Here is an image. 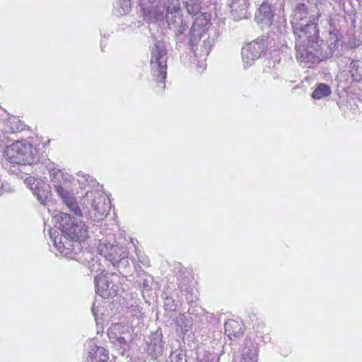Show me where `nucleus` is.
Returning a JSON list of instances; mask_svg holds the SVG:
<instances>
[{"label":"nucleus","mask_w":362,"mask_h":362,"mask_svg":"<svg viewBox=\"0 0 362 362\" xmlns=\"http://www.w3.org/2000/svg\"><path fill=\"white\" fill-rule=\"evenodd\" d=\"M55 226L62 235L74 240H86L88 237L85 224L81 221L72 220L70 215L60 212L54 216Z\"/></svg>","instance_id":"20e7f679"},{"label":"nucleus","mask_w":362,"mask_h":362,"mask_svg":"<svg viewBox=\"0 0 362 362\" xmlns=\"http://www.w3.org/2000/svg\"><path fill=\"white\" fill-rule=\"evenodd\" d=\"M108 358V353L104 347L97 346L93 342L89 344L88 360L90 359L92 362H105Z\"/></svg>","instance_id":"dca6fc26"},{"label":"nucleus","mask_w":362,"mask_h":362,"mask_svg":"<svg viewBox=\"0 0 362 362\" xmlns=\"http://www.w3.org/2000/svg\"><path fill=\"white\" fill-rule=\"evenodd\" d=\"M305 36L308 39V47L305 49L299 56L300 62L305 64H311L308 68H314L317 61V50L315 45L317 43V24L315 23L305 24L301 29ZM300 52H298V57Z\"/></svg>","instance_id":"423d86ee"},{"label":"nucleus","mask_w":362,"mask_h":362,"mask_svg":"<svg viewBox=\"0 0 362 362\" xmlns=\"http://www.w3.org/2000/svg\"><path fill=\"white\" fill-rule=\"evenodd\" d=\"M84 240H74L61 235L55 237L53 243L57 250L65 257L74 259L78 251L81 250L80 242Z\"/></svg>","instance_id":"9b49d317"},{"label":"nucleus","mask_w":362,"mask_h":362,"mask_svg":"<svg viewBox=\"0 0 362 362\" xmlns=\"http://www.w3.org/2000/svg\"><path fill=\"white\" fill-rule=\"evenodd\" d=\"M1 194V189H0V195Z\"/></svg>","instance_id":"58836bf2"},{"label":"nucleus","mask_w":362,"mask_h":362,"mask_svg":"<svg viewBox=\"0 0 362 362\" xmlns=\"http://www.w3.org/2000/svg\"><path fill=\"white\" fill-rule=\"evenodd\" d=\"M152 349L156 354H160L163 352V345L160 334H156L155 337L151 339L148 344V349Z\"/></svg>","instance_id":"393cba45"},{"label":"nucleus","mask_w":362,"mask_h":362,"mask_svg":"<svg viewBox=\"0 0 362 362\" xmlns=\"http://www.w3.org/2000/svg\"><path fill=\"white\" fill-rule=\"evenodd\" d=\"M141 287L144 289V290H146V291H149L150 288H151V286H150V281L147 279H144L141 284Z\"/></svg>","instance_id":"f704fd0d"},{"label":"nucleus","mask_w":362,"mask_h":362,"mask_svg":"<svg viewBox=\"0 0 362 362\" xmlns=\"http://www.w3.org/2000/svg\"><path fill=\"white\" fill-rule=\"evenodd\" d=\"M168 59L166 45L164 42L157 40L151 49V69L153 79L165 88L167 74V60Z\"/></svg>","instance_id":"7ed1b4c3"},{"label":"nucleus","mask_w":362,"mask_h":362,"mask_svg":"<svg viewBox=\"0 0 362 362\" xmlns=\"http://www.w3.org/2000/svg\"><path fill=\"white\" fill-rule=\"evenodd\" d=\"M81 205L85 207L86 202L89 203L94 212V216L97 218H100L110 209V202L100 192H88L81 199ZM86 207H88L87 206Z\"/></svg>","instance_id":"9d476101"},{"label":"nucleus","mask_w":362,"mask_h":362,"mask_svg":"<svg viewBox=\"0 0 362 362\" xmlns=\"http://www.w3.org/2000/svg\"><path fill=\"white\" fill-rule=\"evenodd\" d=\"M96 293L103 298H109L115 296L119 288V276L112 273L103 274V271L94 279Z\"/></svg>","instance_id":"0eeeda50"},{"label":"nucleus","mask_w":362,"mask_h":362,"mask_svg":"<svg viewBox=\"0 0 362 362\" xmlns=\"http://www.w3.org/2000/svg\"><path fill=\"white\" fill-rule=\"evenodd\" d=\"M98 252L105 259L110 262L115 267H118L121 261L126 257L124 248L118 245L100 243L98 246Z\"/></svg>","instance_id":"f8f14e48"},{"label":"nucleus","mask_w":362,"mask_h":362,"mask_svg":"<svg viewBox=\"0 0 362 362\" xmlns=\"http://www.w3.org/2000/svg\"><path fill=\"white\" fill-rule=\"evenodd\" d=\"M114 344L116 349L122 356L127 354L129 351V344L124 336L116 337L115 339H110Z\"/></svg>","instance_id":"4be33fe9"},{"label":"nucleus","mask_w":362,"mask_h":362,"mask_svg":"<svg viewBox=\"0 0 362 362\" xmlns=\"http://www.w3.org/2000/svg\"><path fill=\"white\" fill-rule=\"evenodd\" d=\"M4 158L8 165L25 163H35L38 160L36 148L26 141H16L6 146Z\"/></svg>","instance_id":"f03ea898"},{"label":"nucleus","mask_w":362,"mask_h":362,"mask_svg":"<svg viewBox=\"0 0 362 362\" xmlns=\"http://www.w3.org/2000/svg\"><path fill=\"white\" fill-rule=\"evenodd\" d=\"M332 93L330 87L325 83H318V98L329 96Z\"/></svg>","instance_id":"c85d7f7f"},{"label":"nucleus","mask_w":362,"mask_h":362,"mask_svg":"<svg viewBox=\"0 0 362 362\" xmlns=\"http://www.w3.org/2000/svg\"><path fill=\"white\" fill-rule=\"evenodd\" d=\"M123 4L126 6V8H123L124 13H127L129 11V0H122Z\"/></svg>","instance_id":"c9c22d12"},{"label":"nucleus","mask_w":362,"mask_h":362,"mask_svg":"<svg viewBox=\"0 0 362 362\" xmlns=\"http://www.w3.org/2000/svg\"><path fill=\"white\" fill-rule=\"evenodd\" d=\"M257 350L255 346L243 349L242 352V362H257Z\"/></svg>","instance_id":"5701e85b"},{"label":"nucleus","mask_w":362,"mask_h":362,"mask_svg":"<svg viewBox=\"0 0 362 362\" xmlns=\"http://www.w3.org/2000/svg\"><path fill=\"white\" fill-rule=\"evenodd\" d=\"M49 178L53 188L71 180L69 175L64 174L61 170L57 168L49 170Z\"/></svg>","instance_id":"6ab92c4d"},{"label":"nucleus","mask_w":362,"mask_h":362,"mask_svg":"<svg viewBox=\"0 0 362 362\" xmlns=\"http://www.w3.org/2000/svg\"><path fill=\"white\" fill-rule=\"evenodd\" d=\"M199 362H218V359L214 354L209 351H204L203 354L199 358Z\"/></svg>","instance_id":"cd10ccee"},{"label":"nucleus","mask_w":362,"mask_h":362,"mask_svg":"<svg viewBox=\"0 0 362 362\" xmlns=\"http://www.w3.org/2000/svg\"><path fill=\"white\" fill-rule=\"evenodd\" d=\"M54 189L70 211L74 212V214L78 216H86L87 217L90 216L92 218V212L89 208L83 207L82 209H81L76 203L75 198L71 194V180L65 182L64 184L57 186Z\"/></svg>","instance_id":"6e6552de"},{"label":"nucleus","mask_w":362,"mask_h":362,"mask_svg":"<svg viewBox=\"0 0 362 362\" xmlns=\"http://www.w3.org/2000/svg\"><path fill=\"white\" fill-rule=\"evenodd\" d=\"M202 0H187L185 2L187 13L192 16H196L195 19L204 13H207L202 11Z\"/></svg>","instance_id":"aec40b11"},{"label":"nucleus","mask_w":362,"mask_h":362,"mask_svg":"<svg viewBox=\"0 0 362 362\" xmlns=\"http://www.w3.org/2000/svg\"><path fill=\"white\" fill-rule=\"evenodd\" d=\"M249 0H231L230 4V15L235 21L248 18L251 14L249 12Z\"/></svg>","instance_id":"4468645a"},{"label":"nucleus","mask_w":362,"mask_h":362,"mask_svg":"<svg viewBox=\"0 0 362 362\" xmlns=\"http://www.w3.org/2000/svg\"><path fill=\"white\" fill-rule=\"evenodd\" d=\"M350 67V72L354 79L356 81L362 80V61H353Z\"/></svg>","instance_id":"b1692460"},{"label":"nucleus","mask_w":362,"mask_h":362,"mask_svg":"<svg viewBox=\"0 0 362 362\" xmlns=\"http://www.w3.org/2000/svg\"><path fill=\"white\" fill-rule=\"evenodd\" d=\"M100 267V264H97L96 262L95 263H92V265L90 266V268L91 269L92 267Z\"/></svg>","instance_id":"4c0bfd02"},{"label":"nucleus","mask_w":362,"mask_h":362,"mask_svg":"<svg viewBox=\"0 0 362 362\" xmlns=\"http://www.w3.org/2000/svg\"><path fill=\"white\" fill-rule=\"evenodd\" d=\"M127 333H129V327L122 323H115L107 330V335L110 339H115L116 337L123 336Z\"/></svg>","instance_id":"412c9836"},{"label":"nucleus","mask_w":362,"mask_h":362,"mask_svg":"<svg viewBox=\"0 0 362 362\" xmlns=\"http://www.w3.org/2000/svg\"><path fill=\"white\" fill-rule=\"evenodd\" d=\"M34 196L43 205H47L52 202L51 186L42 180H39L31 187Z\"/></svg>","instance_id":"2eb2a0df"},{"label":"nucleus","mask_w":362,"mask_h":362,"mask_svg":"<svg viewBox=\"0 0 362 362\" xmlns=\"http://www.w3.org/2000/svg\"><path fill=\"white\" fill-rule=\"evenodd\" d=\"M165 19L170 29L175 30L177 43L184 42V33L187 25L182 19L179 0H168L165 8Z\"/></svg>","instance_id":"39448f33"},{"label":"nucleus","mask_w":362,"mask_h":362,"mask_svg":"<svg viewBox=\"0 0 362 362\" xmlns=\"http://www.w3.org/2000/svg\"><path fill=\"white\" fill-rule=\"evenodd\" d=\"M6 141L8 142L9 139L8 136L6 135V134L4 132L0 133V145L3 146H8Z\"/></svg>","instance_id":"2f4dec72"},{"label":"nucleus","mask_w":362,"mask_h":362,"mask_svg":"<svg viewBox=\"0 0 362 362\" xmlns=\"http://www.w3.org/2000/svg\"><path fill=\"white\" fill-rule=\"evenodd\" d=\"M311 97L313 98V99H316L317 98V87L315 88V89L313 91L312 94H311Z\"/></svg>","instance_id":"e433bc0d"},{"label":"nucleus","mask_w":362,"mask_h":362,"mask_svg":"<svg viewBox=\"0 0 362 362\" xmlns=\"http://www.w3.org/2000/svg\"><path fill=\"white\" fill-rule=\"evenodd\" d=\"M33 163H22V164H13L8 165V164H5L6 168H7L8 171L11 174L16 175L23 179L24 175H30L33 172L32 165Z\"/></svg>","instance_id":"a211bd4d"},{"label":"nucleus","mask_w":362,"mask_h":362,"mask_svg":"<svg viewBox=\"0 0 362 362\" xmlns=\"http://www.w3.org/2000/svg\"><path fill=\"white\" fill-rule=\"evenodd\" d=\"M310 81H313V82H314V81H315V77H313V76H305V77L304 78V79L303 80V81H302L303 86V87H306V86H307V85H309V82H310Z\"/></svg>","instance_id":"72a5a7b5"},{"label":"nucleus","mask_w":362,"mask_h":362,"mask_svg":"<svg viewBox=\"0 0 362 362\" xmlns=\"http://www.w3.org/2000/svg\"><path fill=\"white\" fill-rule=\"evenodd\" d=\"M268 46V38L258 37L255 40L247 43L242 48V59L246 66H250L260 57Z\"/></svg>","instance_id":"1a4fd4ad"},{"label":"nucleus","mask_w":362,"mask_h":362,"mask_svg":"<svg viewBox=\"0 0 362 362\" xmlns=\"http://www.w3.org/2000/svg\"><path fill=\"white\" fill-rule=\"evenodd\" d=\"M37 181L38 180H35L33 177H29L25 179L26 184L30 187V189L32 186H35V184H36Z\"/></svg>","instance_id":"473e14b6"},{"label":"nucleus","mask_w":362,"mask_h":362,"mask_svg":"<svg viewBox=\"0 0 362 362\" xmlns=\"http://www.w3.org/2000/svg\"><path fill=\"white\" fill-rule=\"evenodd\" d=\"M360 45V43L354 38L349 39L347 47L350 49H355Z\"/></svg>","instance_id":"7c9ffc66"},{"label":"nucleus","mask_w":362,"mask_h":362,"mask_svg":"<svg viewBox=\"0 0 362 362\" xmlns=\"http://www.w3.org/2000/svg\"><path fill=\"white\" fill-rule=\"evenodd\" d=\"M210 15L204 13L194 19L187 37V45L189 49L198 57H206L209 55L214 40L209 37L203 40L201 45H198L203 35L209 29Z\"/></svg>","instance_id":"f257e3e1"},{"label":"nucleus","mask_w":362,"mask_h":362,"mask_svg":"<svg viewBox=\"0 0 362 362\" xmlns=\"http://www.w3.org/2000/svg\"><path fill=\"white\" fill-rule=\"evenodd\" d=\"M163 299L164 300V308L166 310L170 312H175L177 310V305L175 303V300L173 298L166 296V294L163 295Z\"/></svg>","instance_id":"bb28decb"},{"label":"nucleus","mask_w":362,"mask_h":362,"mask_svg":"<svg viewBox=\"0 0 362 362\" xmlns=\"http://www.w3.org/2000/svg\"><path fill=\"white\" fill-rule=\"evenodd\" d=\"M319 52L320 56H318V61L327 59L332 55V49L328 48L325 44H320L318 45V52Z\"/></svg>","instance_id":"a878e982"},{"label":"nucleus","mask_w":362,"mask_h":362,"mask_svg":"<svg viewBox=\"0 0 362 362\" xmlns=\"http://www.w3.org/2000/svg\"><path fill=\"white\" fill-rule=\"evenodd\" d=\"M164 6L162 10L160 8H158L155 10L154 16L157 21H162L165 18V15H164V11H165L166 5L168 4V0H163Z\"/></svg>","instance_id":"c756f323"},{"label":"nucleus","mask_w":362,"mask_h":362,"mask_svg":"<svg viewBox=\"0 0 362 362\" xmlns=\"http://www.w3.org/2000/svg\"><path fill=\"white\" fill-rule=\"evenodd\" d=\"M225 333L230 338V339H235L240 338L243 335L244 328L241 323L235 320H229L226 322Z\"/></svg>","instance_id":"f3484780"},{"label":"nucleus","mask_w":362,"mask_h":362,"mask_svg":"<svg viewBox=\"0 0 362 362\" xmlns=\"http://www.w3.org/2000/svg\"><path fill=\"white\" fill-rule=\"evenodd\" d=\"M273 0H263L255 12L254 20L262 28H269L274 16V10L272 8Z\"/></svg>","instance_id":"ddd939ff"}]
</instances>
